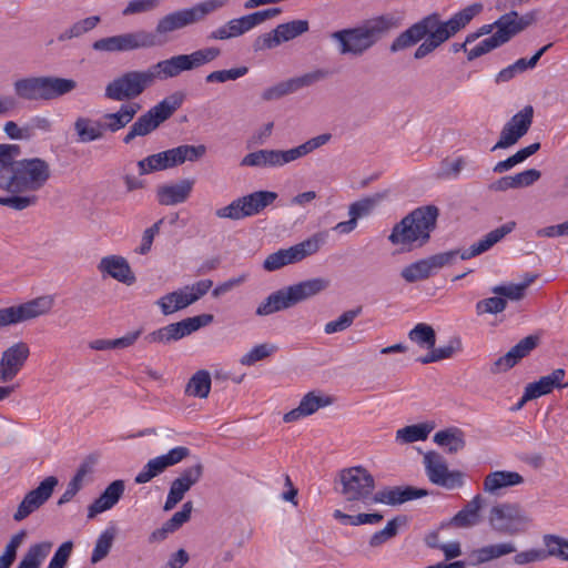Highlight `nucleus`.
Returning <instances> with one entry per match:
<instances>
[{
	"mask_svg": "<svg viewBox=\"0 0 568 568\" xmlns=\"http://www.w3.org/2000/svg\"><path fill=\"white\" fill-rule=\"evenodd\" d=\"M277 351V346L274 344L263 343L255 345L251 351L244 354L240 363L244 366H252L258 361H262Z\"/></svg>",
	"mask_w": 568,
	"mask_h": 568,
	"instance_id": "13d9d810",
	"label": "nucleus"
},
{
	"mask_svg": "<svg viewBox=\"0 0 568 568\" xmlns=\"http://www.w3.org/2000/svg\"><path fill=\"white\" fill-rule=\"evenodd\" d=\"M424 466L428 479L437 486L454 489L464 484V474L459 470H449L445 458L436 452L424 455Z\"/></svg>",
	"mask_w": 568,
	"mask_h": 568,
	"instance_id": "412c9836",
	"label": "nucleus"
},
{
	"mask_svg": "<svg viewBox=\"0 0 568 568\" xmlns=\"http://www.w3.org/2000/svg\"><path fill=\"white\" fill-rule=\"evenodd\" d=\"M387 196V192L375 193L369 196L363 197L353 202L348 206V216L354 217L357 222L358 219L367 216Z\"/></svg>",
	"mask_w": 568,
	"mask_h": 568,
	"instance_id": "8fccbe9b",
	"label": "nucleus"
},
{
	"mask_svg": "<svg viewBox=\"0 0 568 568\" xmlns=\"http://www.w3.org/2000/svg\"><path fill=\"white\" fill-rule=\"evenodd\" d=\"M481 3H473L457 13L449 20L442 21L437 13L429 14L402 32L392 43L390 51L396 52L409 48L422 39H430L440 47L444 42L464 29L476 16L483 11Z\"/></svg>",
	"mask_w": 568,
	"mask_h": 568,
	"instance_id": "7ed1b4c3",
	"label": "nucleus"
},
{
	"mask_svg": "<svg viewBox=\"0 0 568 568\" xmlns=\"http://www.w3.org/2000/svg\"><path fill=\"white\" fill-rule=\"evenodd\" d=\"M308 30L306 20H293L278 24L274 30L258 36L253 43L255 51H264L291 41Z\"/></svg>",
	"mask_w": 568,
	"mask_h": 568,
	"instance_id": "5701e85b",
	"label": "nucleus"
},
{
	"mask_svg": "<svg viewBox=\"0 0 568 568\" xmlns=\"http://www.w3.org/2000/svg\"><path fill=\"white\" fill-rule=\"evenodd\" d=\"M192 510L193 503H184L181 510L176 511L170 519L163 523V525L160 528L151 532L149 541L160 542L165 540L169 535L179 530L185 523L190 520Z\"/></svg>",
	"mask_w": 568,
	"mask_h": 568,
	"instance_id": "ea45409f",
	"label": "nucleus"
},
{
	"mask_svg": "<svg viewBox=\"0 0 568 568\" xmlns=\"http://www.w3.org/2000/svg\"><path fill=\"white\" fill-rule=\"evenodd\" d=\"M484 506V498L476 495L469 500L453 518L448 525L459 529H467L480 523V511Z\"/></svg>",
	"mask_w": 568,
	"mask_h": 568,
	"instance_id": "4c0bfd02",
	"label": "nucleus"
},
{
	"mask_svg": "<svg viewBox=\"0 0 568 568\" xmlns=\"http://www.w3.org/2000/svg\"><path fill=\"white\" fill-rule=\"evenodd\" d=\"M507 307V301L501 296H494L484 298L476 303V313L477 315L484 314H499L504 312Z\"/></svg>",
	"mask_w": 568,
	"mask_h": 568,
	"instance_id": "680f3d73",
	"label": "nucleus"
},
{
	"mask_svg": "<svg viewBox=\"0 0 568 568\" xmlns=\"http://www.w3.org/2000/svg\"><path fill=\"white\" fill-rule=\"evenodd\" d=\"M162 0H130L122 10L123 17L149 13L156 10Z\"/></svg>",
	"mask_w": 568,
	"mask_h": 568,
	"instance_id": "bf43d9fd",
	"label": "nucleus"
},
{
	"mask_svg": "<svg viewBox=\"0 0 568 568\" xmlns=\"http://www.w3.org/2000/svg\"><path fill=\"white\" fill-rule=\"evenodd\" d=\"M517 548L513 541L488 544L471 550L469 552V560L471 565L479 566L515 554Z\"/></svg>",
	"mask_w": 568,
	"mask_h": 568,
	"instance_id": "c9c22d12",
	"label": "nucleus"
},
{
	"mask_svg": "<svg viewBox=\"0 0 568 568\" xmlns=\"http://www.w3.org/2000/svg\"><path fill=\"white\" fill-rule=\"evenodd\" d=\"M51 176L49 163L40 158L12 160L8 170H0V187L10 193H33Z\"/></svg>",
	"mask_w": 568,
	"mask_h": 568,
	"instance_id": "39448f33",
	"label": "nucleus"
},
{
	"mask_svg": "<svg viewBox=\"0 0 568 568\" xmlns=\"http://www.w3.org/2000/svg\"><path fill=\"white\" fill-rule=\"evenodd\" d=\"M463 347L462 341L458 337L452 338L447 345L435 347L430 349L425 356L418 358L422 364H430L453 357Z\"/></svg>",
	"mask_w": 568,
	"mask_h": 568,
	"instance_id": "3c124183",
	"label": "nucleus"
},
{
	"mask_svg": "<svg viewBox=\"0 0 568 568\" xmlns=\"http://www.w3.org/2000/svg\"><path fill=\"white\" fill-rule=\"evenodd\" d=\"M184 99L185 94L181 91H175L165 97L148 112L138 118L123 138V142L129 144L138 136H145L152 133L161 123L166 121L178 109H180Z\"/></svg>",
	"mask_w": 568,
	"mask_h": 568,
	"instance_id": "9b49d317",
	"label": "nucleus"
},
{
	"mask_svg": "<svg viewBox=\"0 0 568 568\" xmlns=\"http://www.w3.org/2000/svg\"><path fill=\"white\" fill-rule=\"evenodd\" d=\"M438 214L434 205L415 209L393 226L388 241L407 251L424 246L436 227Z\"/></svg>",
	"mask_w": 568,
	"mask_h": 568,
	"instance_id": "20e7f679",
	"label": "nucleus"
},
{
	"mask_svg": "<svg viewBox=\"0 0 568 568\" xmlns=\"http://www.w3.org/2000/svg\"><path fill=\"white\" fill-rule=\"evenodd\" d=\"M459 251H447L413 262L400 271L402 278L407 283L425 281L439 270L453 265Z\"/></svg>",
	"mask_w": 568,
	"mask_h": 568,
	"instance_id": "6ab92c4d",
	"label": "nucleus"
},
{
	"mask_svg": "<svg viewBox=\"0 0 568 568\" xmlns=\"http://www.w3.org/2000/svg\"><path fill=\"white\" fill-rule=\"evenodd\" d=\"M408 338L422 348L432 349L436 344L435 329L425 323H418L408 333Z\"/></svg>",
	"mask_w": 568,
	"mask_h": 568,
	"instance_id": "603ef678",
	"label": "nucleus"
},
{
	"mask_svg": "<svg viewBox=\"0 0 568 568\" xmlns=\"http://www.w3.org/2000/svg\"><path fill=\"white\" fill-rule=\"evenodd\" d=\"M57 485L58 479L54 476H49L42 480L36 489L30 490L23 497L13 515V519L21 521L39 509L51 497Z\"/></svg>",
	"mask_w": 568,
	"mask_h": 568,
	"instance_id": "a878e982",
	"label": "nucleus"
},
{
	"mask_svg": "<svg viewBox=\"0 0 568 568\" xmlns=\"http://www.w3.org/2000/svg\"><path fill=\"white\" fill-rule=\"evenodd\" d=\"M332 139V134L323 133L317 136H314L306 142L288 149V150H274V149H261L251 153H247L241 160V166L247 168H280L284 166L291 162H294L318 148L328 143Z\"/></svg>",
	"mask_w": 568,
	"mask_h": 568,
	"instance_id": "1a4fd4ad",
	"label": "nucleus"
},
{
	"mask_svg": "<svg viewBox=\"0 0 568 568\" xmlns=\"http://www.w3.org/2000/svg\"><path fill=\"white\" fill-rule=\"evenodd\" d=\"M85 475L87 470L83 467L77 471L74 477L69 481L67 489L59 498L58 505L69 503L78 494V491L82 488Z\"/></svg>",
	"mask_w": 568,
	"mask_h": 568,
	"instance_id": "0e129e2a",
	"label": "nucleus"
},
{
	"mask_svg": "<svg viewBox=\"0 0 568 568\" xmlns=\"http://www.w3.org/2000/svg\"><path fill=\"white\" fill-rule=\"evenodd\" d=\"M190 456V449L184 446H178L170 449L166 454L150 459L142 470L135 476L136 484H145L158 475L162 474L166 468L181 463Z\"/></svg>",
	"mask_w": 568,
	"mask_h": 568,
	"instance_id": "393cba45",
	"label": "nucleus"
},
{
	"mask_svg": "<svg viewBox=\"0 0 568 568\" xmlns=\"http://www.w3.org/2000/svg\"><path fill=\"white\" fill-rule=\"evenodd\" d=\"M211 374L206 369L195 372L185 385V394L191 397L204 399L211 390Z\"/></svg>",
	"mask_w": 568,
	"mask_h": 568,
	"instance_id": "49530a36",
	"label": "nucleus"
},
{
	"mask_svg": "<svg viewBox=\"0 0 568 568\" xmlns=\"http://www.w3.org/2000/svg\"><path fill=\"white\" fill-rule=\"evenodd\" d=\"M17 193V195L6 196L3 205L16 211L26 210L37 203L38 197L36 195Z\"/></svg>",
	"mask_w": 568,
	"mask_h": 568,
	"instance_id": "338daca9",
	"label": "nucleus"
},
{
	"mask_svg": "<svg viewBox=\"0 0 568 568\" xmlns=\"http://www.w3.org/2000/svg\"><path fill=\"white\" fill-rule=\"evenodd\" d=\"M214 317L211 314H201L193 317L184 318L178 323H172L161 328H158L148 335L144 339L149 344H171L183 337L192 334L199 328L206 326L213 322Z\"/></svg>",
	"mask_w": 568,
	"mask_h": 568,
	"instance_id": "f3484780",
	"label": "nucleus"
},
{
	"mask_svg": "<svg viewBox=\"0 0 568 568\" xmlns=\"http://www.w3.org/2000/svg\"><path fill=\"white\" fill-rule=\"evenodd\" d=\"M532 118L534 108L531 105H526L514 114L501 129L499 140L491 148V151L515 145L529 131Z\"/></svg>",
	"mask_w": 568,
	"mask_h": 568,
	"instance_id": "4be33fe9",
	"label": "nucleus"
},
{
	"mask_svg": "<svg viewBox=\"0 0 568 568\" xmlns=\"http://www.w3.org/2000/svg\"><path fill=\"white\" fill-rule=\"evenodd\" d=\"M327 77L324 70H315L305 73L301 77L287 79L264 89L261 93V99L264 102H271L282 99L285 95L292 94L305 87H310Z\"/></svg>",
	"mask_w": 568,
	"mask_h": 568,
	"instance_id": "b1692460",
	"label": "nucleus"
},
{
	"mask_svg": "<svg viewBox=\"0 0 568 568\" xmlns=\"http://www.w3.org/2000/svg\"><path fill=\"white\" fill-rule=\"evenodd\" d=\"M331 282L325 277H313L293 285L283 287L271 293L256 307L257 316H268L271 314L288 310L318 295L328 288Z\"/></svg>",
	"mask_w": 568,
	"mask_h": 568,
	"instance_id": "0eeeda50",
	"label": "nucleus"
},
{
	"mask_svg": "<svg viewBox=\"0 0 568 568\" xmlns=\"http://www.w3.org/2000/svg\"><path fill=\"white\" fill-rule=\"evenodd\" d=\"M524 481V477L517 471L496 470L484 478L483 490L490 496H500L505 489L519 486Z\"/></svg>",
	"mask_w": 568,
	"mask_h": 568,
	"instance_id": "f704fd0d",
	"label": "nucleus"
},
{
	"mask_svg": "<svg viewBox=\"0 0 568 568\" xmlns=\"http://www.w3.org/2000/svg\"><path fill=\"white\" fill-rule=\"evenodd\" d=\"M516 227L515 221H508L501 226L490 231L485 236H483L479 241L474 243L468 250H458L459 254L457 257L460 260H469L475 257L481 253L487 252L490 247H493L496 243L501 241L507 234L511 233Z\"/></svg>",
	"mask_w": 568,
	"mask_h": 568,
	"instance_id": "72a5a7b5",
	"label": "nucleus"
},
{
	"mask_svg": "<svg viewBox=\"0 0 568 568\" xmlns=\"http://www.w3.org/2000/svg\"><path fill=\"white\" fill-rule=\"evenodd\" d=\"M213 282L211 280H201L192 285H186L163 295L155 304L160 307L163 315H171L199 301L210 291Z\"/></svg>",
	"mask_w": 568,
	"mask_h": 568,
	"instance_id": "a211bd4d",
	"label": "nucleus"
},
{
	"mask_svg": "<svg viewBox=\"0 0 568 568\" xmlns=\"http://www.w3.org/2000/svg\"><path fill=\"white\" fill-rule=\"evenodd\" d=\"M227 0H203L190 8L172 11L159 19L154 32L140 29L95 40L92 49L97 52L121 53L149 49L156 45V36H168L174 31L196 24L206 17L222 10Z\"/></svg>",
	"mask_w": 568,
	"mask_h": 568,
	"instance_id": "f03ea898",
	"label": "nucleus"
},
{
	"mask_svg": "<svg viewBox=\"0 0 568 568\" xmlns=\"http://www.w3.org/2000/svg\"><path fill=\"white\" fill-rule=\"evenodd\" d=\"M333 403L331 396L323 395L316 392H310L304 395L298 406L283 416L285 423H294L301 418H305L315 414L320 408L329 406Z\"/></svg>",
	"mask_w": 568,
	"mask_h": 568,
	"instance_id": "7c9ffc66",
	"label": "nucleus"
},
{
	"mask_svg": "<svg viewBox=\"0 0 568 568\" xmlns=\"http://www.w3.org/2000/svg\"><path fill=\"white\" fill-rule=\"evenodd\" d=\"M565 374V369L557 368L549 375L541 376L537 382L527 384L526 399H536L550 394L554 388H561V382Z\"/></svg>",
	"mask_w": 568,
	"mask_h": 568,
	"instance_id": "a19ab883",
	"label": "nucleus"
},
{
	"mask_svg": "<svg viewBox=\"0 0 568 568\" xmlns=\"http://www.w3.org/2000/svg\"><path fill=\"white\" fill-rule=\"evenodd\" d=\"M221 54L215 47H206L191 53L176 54L160 60L143 70H130L114 78L105 85L104 97L112 101H130L140 97L156 81L178 78L211 63Z\"/></svg>",
	"mask_w": 568,
	"mask_h": 568,
	"instance_id": "f257e3e1",
	"label": "nucleus"
},
{
	"mask_svg": "<svg viewBox=\"0 0 568 568\" xmlns=\"http://www.w3.org/2000/svg\"><path fill=\"white\" fill-rule=\"evenodd\" d=\"M97 270L102 277L113 278L128 286L136 282L135 274L129 261L122 255L110 254L103 256L99 261Z\"/></svg>",
	"mask_w": 568,
	"mask_h": 568,
	"instance_id": "cd10ccee",
	"label": "nucleus"
},
{
	"mask_svg": "<svg viewBox=\"0 0 568 568\" xmlns=\"http://www.w3.org/2000/svg\"><path fill=\"white\" fill-rule=\"evenodd\" d=\"M30 356V347L26 342H17L4 349L1 354L0 366L4 375L12 381L24 366Z\"/></svg>",
	"mask_w": 568,
	"mask_h": 568,
	"instance_id": "2f4dec72",
	"label": "nucleus"
},
{
	"mask_svg": "<svg viewBox=\"0 0 568 568\" xmlns=\"http://www.w3.org/2000/svg\"><path fill=\"white\" fill-rule=\"evenodd\" d=\"M427 495L428 491L426 489H419L410 486L386 487L372 496L371 504L397 506L408 500L425 497Z\"/></svg>",
	"mask_w": 568,
	"mask_h": 568,
	"instance_id": "c756f323",
	"label": "nucleus"
},
{
	"mask_svg": "<svg viewBox=\"0 0 568 568\" xmlns=\"http://www.w3.org/2000/svg\"><path fill=\"white\" fill-rule=\"evenodd\" d=\"M434 442L445 447L448 453L455 454L465 447L464 433L458 428L439 430L434 436Z\"/></svg>",
	"mask_w": 568,
	"mask_h": 568,
	"instance_id": "09e8293b",
	"label": "nucleus"
},
{
	"mask_svg": "<svg viewBox=\"0 0 568 568\" xmlns=\"http://www.w3.org/2000/svg\"><path fill=\"white\" fill-rule=\"evenodd\" d=\"M405 521V518L400 516L389 520L383 529L374 532L368 540L369 546L373 548H377L387 542L388 540L393 539L394 537H396L399 527L404 525Z\"/></svg>",
	"mask_w": 568,
	"mask_h": 568,
	"instance_id": "864d4df0",
	"label": "nucleus"
},
{
	"mask_svg": "<svg viewBox=\"0 0 568 568\" xmlns=\"http://www.w3.org/2000/svg\"><path fill=\"white\" fill-rule=\"evenodd\" d=\"M189 490L190 488L187 486H185L183 483L175 478L171 483L170 490L163 506V510H172L184 498V495Z\"/></svg>",
	"mask_w": 568,
	"mask_h": 568,
	"instance_id": "e2e57ef3",
	"label": "nucleus"
},
{
	"mask_svg": "<svg viewBox=\"0 0 568 568\" xmlns=\"http://www.w3.org/2000/svg\"><path fill=\"white\" fill-rule=\"evenodd\" d=\"M394 27L395 22L392 17L381 16L365 21L359 27L334 32L332 38L339 43L342 54L357 57L371 49Z\"/></svg>",
	"mask_w": 568,
	"mask_h": 568,
	"instance_id": "423d86ee",
	"label": "nucleus"
},
{
	"mask_svg": "<svg viewBox=\"0 0 568 568\" xmlns=\"http://www.w3.org/2000/svg\"><path fill=\"white\" fill-rule=\"evenodd\" d=\"M115 538L113 528L105 529L97 539L92 555L91 564L95 565L108 557Z\"/></svg>",
	"mask_w": 568,
	"mask_h": 568,
	"instance_id": "5fc2aeb1",
	"label": "nucleus"
},
{
	"mask_svg": "<svg viewBox=\"0 0 568 568\" xmlns=\"http://www.w3.org/2000/svg\"><path fill=\"white\" fill-rule=\"evenodd\" d=\"M26 531H19L14 534L4 547L2 555L0 556V568H10L17 557V551L26 539Z\"/></svg>",
	"mask_w": 568,
	"mask_h": 568,
	"instance_id": "6e6d98bb",
	"label": "nucleus"
},
{
	"mask_svg": "<svg viewBox=\"0 0 568 568\" xmlns=\"http://www.w3.org/2000/svg\"><path fill=\"white\" fill-rule=\"evenodd\" d=\"M206 153V146L183 144L166 151L149 155L138 162L139 174H150L183 164L186 161L195 162Z\"/></svg>",
	"mask_w": 568,
	"mask_h": 568,
	"instance_id": "f8f14e48",
	"label": "nucleus"
},
{
	"mask_svg": "<svg viewBox=\"0 0 568 568\" xmlns=\"http://www.w3.org/2000/svg\"><path fill=\"white\" fill-rule=\"evenodd\" d=\"M536 20L535 12H527L519 16L517 11L503 14L495 21L496 32L494 33L501 44L508 42L513 37L532 24Z\"/></svg>",
	"mask_w": 568,
	"mask_h": 568,
	"instance_id": "c85d7f7f",
	"label": "nucleus"
},
{
	"mask_svg": "<svg viewBox=\"0 0 568 568\" xmlns=\"http://www.w3.org/2000/svg\"><path fill=\"white\" fill-rule=\"evenodd\" d=\"M51 541H42L31 545L17 568H40L42 561L52 549Z\"/></svg>",
	"mask_w": 568,
	"mask_h": 568,
	"instance_id": "de8ad7c7",
	"label": "nucleus"
},
{
	"mask_svg": "<svg viewBox=\"0 0 568 568\" xmlns=\"http://www.w3.org/2000/svg\"><path fill=\"white\" fill-rule=\"evenodd\" d=\"M53 306L52 295H41L18 305L0 308V328L45 316Z\"/></svg>",
	"mask_w": 568,
	"mask_h": 568,
	"instance_id": "dca6fc26",
	"label": "nucleus"
},
{
	"mask_svg": "<svg viewBox=\"0 0 568 568\" xmlns=\"http://www.w3.org/2000/svg\"><path fill=\"white\" fill-rule=\"evenodd\" d=\"M73 549L72 541L63 542L54 552L51 558L48 568H64Z\"/></svg>",
	"mask_w": 568,
	"mask_h": 568,
	"instance_id": "774afa93",
	"label": "nucleus"
},
{
	"mask_svg": "<svg viewBox=\"0 0 568 568\" xmlns=\"http://www.w3.org/2000/svg\"><path fill=\"white\" fill-rule=\"evenodd\" d=\"M194 186V180L183 179L176 183L158 186L156 199L161 205L172 206L187 201Z\"/></svg>",
	"mask_w": 568,
	"mask_h": 568,
	"instance_id": "473e14b6",
	"label": "nucleus"
},
{
	"mask_svg": "<svg viewBox=\"0 0 568 568\" xmlns=\"http://www.w3.org/2000/svg\"><path fill=\"white\" fill-rule=\"evenodd\" d=\"M248 72L247 67H240L229 70H216L205 77L206 83H224L244 77Z\"/></svg>",
	"mask_w": 568,
	"mask_h": 568,
	"instance_id": "052dcab7",
	"label": "nucleus"
},
{
	"mask_svg": "<svg viewBox=\"0 0 568 568\" xmlns=\"http://www.w3.org/2000/svg\"><path fill=\"white\" fill-rule=\"evenodd\" d=\"M341 494L349 503L371 504L375 489L373 475L362 466L344 468L338 474Z\"/></svg>",
	"mask_w": 568,
	"mask_h": 568,
	"instance_id": "ddd939ff",
	"label": "nucleus"
},
{
	"mask_svg": "<svg viewBox=\"0 0 568 568\" xmlns=\"http://www.w3.org/2000/svg\"><path fill=\"white\" fill-rule=\"evenodd\" d=\"M125 489L121 479L112 481L104 491L88 508V518L93 519L98 514L111 509L118 504Z\"/></svg>",
	"mask_w": 568,
	"mask_h": 568,
	"instance_id": "e433bc0d",
	"label": "nucleus"
},
{
	"mask_svg": "<svg viewBox=\"0 0 568 568\" xmlns=\"http://www.w3.org/2000/svg\"><path fill=\"white\" fill-rule=\"evenodd\" d=\"M538 336L529 335L520 339L506 354L495 359L489 367L494 375L508 372L516 366L523 358L528 356L538 345Z\"/></svg>",
	"mask_w": 568,
	"mask_h": 568,
	"instance_id": "bb28decb",
	"label": "nucleus"
},
{
	"mask_svg": "<svg viewBox=\"0 0 568 568\" xmlns=\"http://www.w3.org/2000/svg\"><path fill=\"white\" fill-rule=\"evenodd\" d=\"M545 550L531 548L516 552L513 560L517 566H525L528 564L545 560L548 557L568 561V539L559 536L548 534L542 537Z\"/></svg>",
	"mask_w": 568,
	"mask_h": 568,
	"instance_id": "aec40b11",
	"label": "nucleus"
},
{
	"mask_svg": "<svg viewBox=\"0 0 568 568\" xmlns=\"http://www.w3.org/2000/svg\"><path fill=\"white\" fill-rule=\"evenodd\" d=\"M359 313L361 308L344 312L336 320L327 322L324 326V332L331 335L346 331L353 325L354 320L359 315Z\"/></svg>",
	"mask_w": 568,
	"mask_h": 568,
	"instance_id": "4d7b16f0",
	"label": "nucleus"
},
{
	"mask_svg": "<svg viewBox=\"0 0 568 568\" xmlns=\"http://www.w3.org/2000/svg\"><path fill=\"white\" fill-rule=\"evenodd\" d=\"M435 428L434 423H420L408 425L396 430L395 439L399 444H412L428 438Z\"/></svg>",
	"mask_w": 568,
	"mask_h": 568,
	"instance_id": "a18cd8bd",
	"label": "nucleus"
},
{
	"mask_svg": "<svg viewBox=\"0 0 568 568\" xmlns=\"http://www.w3.org/2000/svg\"><path fill=\"white\" fill-rule=\"evenodd\" d=\"M487 523L497 534L518 536L530 529L532 518L519 503L501 501L489 508Z\"/></svg>",
	"mask_w": 568,
	"mask_h": 568,
	"instance_id": "9d476101",
	"label": "nucleus"
},
{
	"mask_svg": "<svg viewBox=\"0 0 568 568\" xmlns=\"http://www.w3.org/2000/svg\"><path fill=\"white\" fill-rule=\"evenodd\" d=\"M252 26L247 16L234 18L226 23L217 27L210 33L212 40H230L243 36L252 30Z\"/></svg>",
	"mask_w": 568,
	"mask_h": 568,
	"instance_id": "37998d69",
	"label": "nucleus"
},
{
	"mask_svg": "<svg viewBox=\"0 0 568 568\" xmlns=\"http://www.w3.org/2000/svg\"><path fill=\"white\" fill-rule=\"evenodd\" d=\"M140 109L141 105L139 103L130 102L121 104L116 112L103 114V132L109 131L115 133L124 129L134 119Z\"/></svg>",
	"mask_w": 568,
	"mask_h": 568,
	"instance_id": "58836bf2",
	"label": "nucleus"
},
{
	"mask_svg": "<svg viewBox=\"0 0 568 568\" xmlns=\"http://www.w3.org/2000/svg\"><path fill=\"white\" fill-rule=\"evenodd\" d=\"M12 88L20 100L51 101L74 91L78 82L71 78L29 75L14 80Z\"/></svg>",
	"mask_w": 568,
	"mask_h": 568,
	"instance_id": "6e6552de",
	"label": "nucleus"
},
{
	"mask_svg": "<svg viewBox=\"0 0 568 568\" xmlns=\"http://www.w3.org/2000/svg\"><path fill=\"white\" fill-rule=\"evenodd\" d=\"M277 199L273 191H256L251 194L237 197L230 204L215 211L219 219L239 221L248 216L260 214L265 207Z\"/></svg>",
	"mask_w": 568,
	"mask_h": 568,
	"instance_id": "2eb2a0df",
	"label": "nucleus"
},
{
	"mask_svg": "<svg viewBox=\"0 0 568 568\" xmlns=\"http://www.w3.org/2000/svg\"><path fill=\"white\" fill-rule=\"evenodd\" d=\"M537 275L527 273L520 283L497 285L491 288L495 295L510 301H520L526 296L527 288L536 281Z\"/></svg>",
	"mask_w": 568,
	"mask_h": 568,
	"instance_id": "c03bdc74",
	"label": "nucleus"
},
{
	"mask_svg": "<svg viewBox=\"0 0 568 568\" xmlns=\"http://www.w3.org/2000/svg\"><path fill=\"white\" fill-rule=\"evenodd\" d=\"M500 45H503L500 43V41L496 38L495 34H493L489 38H486L483 41H480L475 47L470 48L467 51V58H468V60L471 61L474 59H477V58L490 52L491 50H494Z\"/></svg>",
	"mask_w": 568,
	"mask_h": 568,
	"instance_id": "69168bd1",
	"label": "nucleus"
},
{
	"mask_svg": "<svg viewBox=\"0 0 568 568\" xmlns=\"http://www.w3.org/2000/svg\"><path fill=\"white\" fill-rule=\"evenodd\" d=\"M73 129L79 143H90L104 138L102 122L89 116H78L73 122Z\"/></svg>",
	"mask_w": 568,
	"mask_h": 568,
	"instance_id": "79ce46f5",
	"label": "nucleus"
},
{
	"mask_svg": "<svg viewBox=\"0 0 568 568\" xmlns=\"http://www.w3.org/2000/svg\"><path fill=\"white\" fill-rule=\"evenodd\" d=\"M326 234L317 232L307 237L306 240L288 247L281 248L270 254L263 262L264 270L273 272L282 268L283 266L295 264L304 258L314 255L324 244Z\"/></svg>",
	"mask_w": 568,
	"mask_h": 568,
	"instance_id": "4468645a",
	"label": "nucleus"
}]
</instances>
